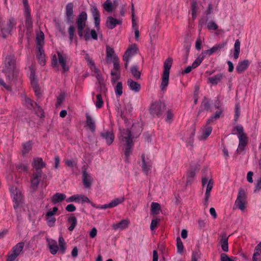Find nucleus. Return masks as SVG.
Instances as JSON below:
<instances>
[{
  "mask_svg": "<svg viewBox=\"0 0 261 261\" xmlns=\"http://www.w3.org/2000/svg\"><path fill=\"white\" fill-rule=\"evenodd\" d=\"M32 166V174L31 178V187L32 189L36 191L41 179L42 170L45 167L46 164L41 158L36 157L33 159Z\"/></svg>",
  "mask_w": 261,
  "mask_h": 261,
  "instance_id": "f257e3e1",
  "label": "nucleus"
},
{
  "mask_svg": "<svg viewBox=\"0 0 261 261\" xmlns=\"http://www.w3.org/2000/svg\"><path fill=\"white\" fill-rule=\"evenodd\" d=\"M232 134H238L239 143L236 152L241 154L244 151L245 147L248 143V137L244 132V128L241 125L234 126L232 130Z\"/></svg>",
  "mask_w": 261,
  "mask_h": 261,
  "instance_id": "f03ea898",
  "label": "nucleus"
},
{
  "mask_svg": "<svg viewBox=\"0 0 261 261\" xmlns=\"http://www.w3.org/2000/svg\"><path fill=\"white\" fill-rule=\"evenodd\" d=\"M4 71L7 77H13L17 71L16 70V58L14 55L7 56L5 60Z\"/></svg>",
  "mask_w": 261,
  "mask_h": 261,
  "instance_id": "7ed1b4c3",
  "label": "nucleus"
},
{
  "mask_svg": "<svg viewBox=\"0 0 261 261\" xmlns=\"http://www.w3.org/2000/svg\"><path fill=\"white\" fill-rule=\"evenodd\" d=\"M173 60L171 58H168L164 63V71L162 75V82L160 85L161 89L164 91L169 84L170 70L172 65Z\"/></svg>",
  "mask_w": 261,
  "mask_h": 261,
  "instance_id": "20e7f679",
  "label": "nucleus"
},
{
  "mask_svg": "<svg viewBox=\"0 0 261 261\" xmlns=\"http://www.w3.org/2000/svg\"><path fill=\"white\" fill-rule=\"evenodd\" d=\"M17 24L16 20L12 17L8 21H0V32L3 38H6L11 34V32Z\"/></svg>",
  "mask_w": 261,
  "mask_h": 261,
  "instance_id": "39448f33",
  "label": "nucleus"
},
{
  "mask_svg": "<svg viewBox=\"0 0 261 261\" xmlns=\"http://www.w3.org/2000/svg\"><path fill=\"white\" fill-rule=\"evenodd\" d=\"M166 109L164 102L159 100L152 102L149 108V112L153 117H159L162 114Z\"/></svg>",
  "mask_w": 261,
  "mask_h": 261,
  "instance_id": "423d86ee",
  "label": "nucleus"
},
{
  "mask_svg": "<svg viewBox=\"0 0 261 261\" xmlns=\"http://www.w3.org/2000/svg\"><path fill=\"white\" fill-rule=\"evenodd\" d=\"M87 19V14L85 11L81 12L77 18V33L80 38H82L84 36V30L86 27Z\"/></svg>",
  "mask_w": 261,
  "mask_h": 261,
  "instance_id": "0eeeda50",
  "label": "nucleus"
},
{
  "mask_svg": "<svg viewBox=\"0 0 261 261\" xmlns=\"http://www.w3.org/2000/svg\"><path fill=\"white\" fill-rule=\"evenodd\" d=\"M10 191L11 198L14 202L13 207L16 210L22 203L23 197L20 191L14 186L11 187Z\"/></svg>",
  "mask_w": 261,
  "mask_h": 261,
  "instance_id": "6e6552de",
  "label": "nucleus"
},
{
  "mask_svg": "<svg viewBox=\"0 0 261 261\" xmlns=\"http://www.w3.org/2000/svg\"><path fill=\"white\" fill-rule=\"evenodd\" d=\"M246 198L247 196L245 190L242 188H240L235 201V205L238 208L242 211H244L245 208Z\"/></svg>",
  "mask_w": 261,
  "mask_h": 261,
  "instance_id": "1a4fd4ad",
  "label": "nucleus"
},
{
  "mask_svg": "<svg viewBox=\"0 0 261 261\" xmlns=\"http://www.w3.org/2000/svg\"><path fill=\"white\" fill-rule=\"evenodd\" d=\"M100 137L102 140L105 141L108 146L113 143L115 139L113 130H105L100 133Z\"/></svg>",
  "mask_w": 261,
  "mask_h": 261,
  "instance_id": "9d476101",
  "label": "nucleus"
},
{
  "mask_svg": "<svg viewBox=\"0 0 261 261\" xmlns=\"http://www.w3.org/2000/svg\"><path fill=\"white\" fill-rule=\"evenodd\" d=\"M141 158L142 161V171L146 174H147L148 171L151 169V168L152 167V161L149 158H146L144 154H142Z\"/></svg>",
  "mask_w": 261,
  "mask_h": 261,
  "instance_id": "9b49d317",
  "label": "nucleus"
},
{
  "mask_svg": "<svg viewBox=\"0 0 261 261\" xmlns=\"http://www.w3.org/2000/svg\"><path fill=\"white\" fill-rule=\"evenodd\" d=\"M226 44V42H223L221 43L217 44L213 47H212L211 49L205 50H202L203 53L205 55H207L208 56H210L212 55H213L214 53L218 52V51L220 50L221 49L223 48L225 46Z\"/></svg>",
  "mask_w": 261,
  "mask_h": 261,
  "instance_id": "f8f14e48",
  "label": "nucleus"
},
{
  "mask_svg": "<svg viewBox=\"0 0 261 261\" xmlns=\"http://www.w3.org/2000/svg\"><path fill=\"white\" fill-rule=\"evenodd\" d=\"M73 5L72 3H69L66 6V16L68 23H73Z\"/></svg>",
  "mask_w": 261,
  "mask_h": 261,
  "instance_id": "ddd939ff",
  "label": "nucleus"
},
{
  "mask_svg": "<svg viewBox=\"0 0 261 261\" xmlns=\"http://www.w3.org/2000/svg\"><path fill=\"white\" fill-rule=\"evenodd\" d=\"M37 52H36V56L38 59V61L39 64L44 66L45 65L46 60H45V55L44 54V49L42 46H38L36 47Z\"/></svg>",
  "mask_w": 261,
  "mask_h": 261,
  "instance_id": "4468645a",
  "label": "nucleus"
},
{
  "mask_svg": "<svg viewBox=\"0 0 261 261\" xmlns=\"http://www.w3.org/2000/svg\"><path fill=\"white\" fill-rule=\"evenodd\" d=\"M124 201V198L123 197H122L121 198H115L109 203L100 206H99V208L102 209H106L107 208H113L116 206L120 203H122Z\"/></svg>",
  "mask_w": 261,
  "mask_h": 261,
  "instance_id": "2eb2a0df",
  "label": "nucleus"
},
{
  "mask_svg": "<svg viewBox=\"0 0 261 261\" xmlns=\"http://www.w3.org/2000/svg\"><path fill=\"white\" fill-rule=\"evenodd\" d=\"M250 62L248 60H244L239 62L236 67V71L238 74L243 73L249 67Z\"/></svg>",
  "mask_w": 261,
  "mask_h": 261,
  "instance_id": "dca6fc26",
  "label": "nucleus"
},
{
  "mask_svg": "<svg viewBox=\"0 0 261 261\" xmlns=\"http://www.w3.org/2000/svg\"><path fill=\"white\" fill-rule=\"evenodd\" d=\"M138 51V48L137 47V45L136 44H133L129 46L128 48L125 51L123 57H124L125 58H128L130 59L132 57L134 56Z\"/></svg>",
  "mask_w": 261,
  "mask_h": 261,
  "instance_id": "f3484780",
  "label": "nucleus"
},
{
  "mask_svg": "<svg viewBox=\"0 0 261 261\" xmlns=\"http://www.w3.org/2000/svg\"><path fill=\"white\" fill-rule=\"evenodd\" d=\"M220 237L221 239L219 243L221 245L222 250L224 252H228L229 250L228 243V237L225 232L221 233Z\"/></svg>",
  "mask_w": 261,
  "mask_h": 261,
  "instance_id": "a211bd4d",
  "label": "nucleus"
},
{
  "mask_svg": "<svg viewBox=\"0 0 261 261\" xmlns=\"http://www.w3.org/2000/svg\"><path fill=\"white\" fill-rule=\"evenodd\" d=\"M122 21L120 19H117L112 16L107 18L106 21L107 27L110 29H113L117 24H121Z\"/></svg>",
  "mask_w": 261,
  "mask_h": 261,
  "instance_id": "6ab92c4d",
  "label": "nucleus"
},
{
  "mask_svg": "<svg viewBox=\"0 0 261 261\" xmlns=\"http://www.w3.org/2000/svg\"><path fill=\"white\" fill-rule=\"evenodd\" d=\"M58 55V62L61 65L64 72H66L69 70V66L66 65L65 58L64 55L60 51L57 52Z\"/></svg>",
  "mask_w": 261,
  "mask_h": 261,
  "instance_id": "aec40b11",
  "label": "nucleus"
},
{
  "mask_svg": "<svg viewBox=\"0 0 261 261\" xmlns=\"http://www.w3.org/2000/svg\"><path fill=\"white\" fill-rule=\"evenodd\" d=\"M92 180V178L91 176L85 170H83L82 172V181L85 187L86 188L90 187Z\"/></svg>",
  "mask_w": 261,
  "mask_h": 261,
  "instance_id": "412c9836",
  "label": "nucleus"
},
{
  "mask_svg": "<svg viewBox=\"0 0 261 261\" xmlns=\"http://www.w3.org/2000/svg\"><path fill=\"white\" fill-rule=\"evenodd\" d=\"M129 223V221L128 219H123L118 223L113 224L112 227L114 230L124 229L128 227Z\"/></svg>",
  "mask_w": 261,
  "mask_h": 261,
  "instance_id": "4be33fe9",
  "label": "nucleus"
},
{
  "mask_svg": "<svg viewBox=\"0 0 261 261\" xmlns=\"http://www.w3.org/2000/svg\"><path fill=\"white\" fill-rule=\"evenodd\" d=\"M85 40L87 41L91 38L94 40L97 39V34L94 30H92L90 33V30L89 28H86L85 32H84V36H83Z\"/></svg>",
  "mask_w": 261,
  "mask_h": 261,
  "instance_id": "5701e85b",
  "label": "nucleus"
},
{
  "mask_svg": "<svg viewBox=\"0 0 261 261\" xmlns=\"http://www.w3.org/2000/svg\"><path fill=\"white\" fill-rule=\"evenodd\" d=\"M224 76H225L223 73H219L213 76L208 77V82L212 85H217L219 83L222 82V80Z\"/></svg>",
  "mask_w": 261,
  "mask_h": 261,
  "instance_id": "b1692460",
  "label": "nucleus"
},
{
  "mask_svg": "<svg viewBox=\"0 0 261 261\" xmlns=\"http://www.w3.org/2000/svg\"><path fill=\"white\" fill-rule=\"evenodd\" d=\"M127 84L131 90L135 92H139L140 91L141 89V85L138 83L134 81L131 79H129L127 80Z\"/></svg>",
  "mask_w": 261,
  "mask_h": 261,
  "instance_id": "393cba45",
  "label": "nucleus"
},
{
  "mask_svg": "<svg viewBox=\"0 0 261 261\" xmlns=\"http://www.w3.org/2000/svg\"><path fill=\"white\" fill-rule=\"evenodd\" d=\"M24 15L25 16V24L27 28V31H29L33 27L32 18L31 16L30 11H24Z\"/></svg>",
  "mask_w": 261,
  "mask_h": 261,
  "instance_id": "a878e982",
  "label": "nucleus"
},
{
  "mask_svg": "<svg viewBox=\"0 0 261 261\" xmlns=\"http://www.w3.org/2000/svg\"><path fill=\"white\" fill-rule=\"evenodd\" d=\"M86 60L88 62V66H89L92 72H94L93 75L96 77L98 81V72L97 68L95 65L94 62L89 57L87 56Z\"/></svg>",
  "mask_w": 261,
  "mask_h": 261,
  "instance_id": "bb28decb",
  "label": "nucleus"
},
{
  "mask_svg": "<svg viewBox=\"0 0 261 261\" xmlns=\"http://www.w3.org/2000/svg\"><path fill=\"white\" fill-rule=\"evenodd\" d=\"M213 185H214L213 180L212 179H210L208 180V183L207 184L206 192H205V194L204 200H205V203H207V202L208 200V199L210 196L211 191L213 187ZM204 204H206V203H204Z\"/></svg>",
  "mask_w": 261,
  "mask_h": 261,
  "instance_id": "cd10ccee",
  "label": "nucleus"
},
{
  "mask_svg": "<svg viewBox=\"0 0 261 261\" xmlns=\"http://www.w3.org/2000/svg\"><path fill=\"white\" fill-rule=\"evenodd\" d=\"M24 105L29 109L34 108V105L37 107L38 110L42 112V109L37 105L36 102H34L30 98L25 97L23 101Z\"/></svg>",
  "mask_w": 261,
  "mask_h": 261,
  "instance_id": "c85d7f7f",
  "label": "nucleus"
},
{
  "mask_svg": "<svg viewBox=\"0 0 261 261\" xmlns=\"http://www.w3.org/2000/svg\"><path fill=\"white\" fill-rule=\"evenodd\" d=\"M67 222L70 224L68 229L71 232L77 225V219L72 214L67 219Z\"/></svg>",
  "mask_w": 261,
  "mask_h": 261,
  "instance_id": "c756f323",
  "label": "nucleus"
},
{
  "mask_svg": "<svg viewBox=\"0 0 261 261\" xmlns=\"http://www.w3.org/2000/svg\"><path fill=\"white\" fill-rule=\"evenodd\" d=\"M48 245L51 254H56L59 250L57 242L54 240L48 241Z\"/></svg>",
  "mask_w": 261,
  "mask_h": 261,
  "instance_id": "7c9ffc66",
  "label": "nucleus"
},
{
  "mask_svg": "<svg viewBox=\"0 0 261 261\" xmlns=\"http://www.w3.org/2000/svg\"><path fill=\"white\" fill-rule=\"evenodd\" d=\"M91 12L94 19L96 28H98V9L96 5H91Z\"/></svg>",
  "mask_w": 261,
  "mask_h": 261,
  "instance_id": "2f4dec72",
  "label": "nucleus"
},
{
  "mask_svg": "<svg viewBox=\"0 0 261 261\" xmlns=\"http://www.w3.org/2000/svg\"><path fill=\"white\" fill-rule=\"evenodd\" d=\"M66 198V195L62 193H56L51 198V201L53 203H56L64 200Z\"/></svg>",
  "mask_w": 261,
  "mask_h": 261,
  "instance_id": "473e14b6",
  "label": "nucleus"
},
{
  "mask_svg": "<svg viewBox=\"0 0 261 261\" xmlns=\"http://www.w3.org/2000/svg\"><path fill=\"white\" fill-rule=\"evenodd\" d=\"M138 68L137 65H134L130 69L132 75L136 80H139L141 77V72L138 70Z\"/></svg>",
  "mask_w": 261,
  "mask_h": 261,
  "instance_id": "72a5a7b5",
  "label": "nucleus"
},
{
  "mask_svg": "<svg viewBox=\"0 0 261 261\" xmlns=\"http://www.w3.org/2000/svg\"><path fill=\"white\" fill-rule=\"evenodd\" d=\"M33 143L32 141H29L22 144V153L25 155L28 153L32 148Z\"/></svg>",
  "mask_w": 261,
  "mask_h": 261,
  "instance_id": "f704fd0d",
  "label": "nucleus"
},
{
  "mask_svg": "<svg viewBox=\"0 0 261 261\" xmlns=\"http://www.w3.org/2000/svg\"><path fill=\"white\" fill-rule=\"evenodd\" d=\"M212 131V127L211 126H206L202 129V135L200 137V139H206L210 135Z\"/></svg>",
  "mask_w": 261,
  "mask_h": 261,
  "instance_id": "c9c22d12",
  "label": "nucleus"
},
{
  "mask_svg": "<svg viewBox=\"0 0 261 261\" xmlns=\"http://www.w3.org/2000/svg\"><path fill=\"white\" fill-rule=\"evenodd\" d=\"M134 145L125 144V147L124 150L125 161L127 163L129 162V156L132 153V148Z\"/></svg>",
  "mask_w": 261,
  "mask_h": 261,
  "instance_id": "e433bc0d",
  "label": "nucleus"
},
{
  "mask_svg": "<svg viewBox=\"0 0 261 261\" xmlns=\"http://www.w3.org/2000/svg\"><path fill=\"white\" fill-rule=\"evenodd\" d=\"M116 55L115 54L114 50L113 48L107 45L106 47V61L107 63H110L109 59L110 58L113 59V56Z\"/></svg>",
  "mask_w": 261,
  "mask_h": 261,
  "instance_id": "4c0bfd02",
  "label": "nucleus"
},
{
  "mask_svg": "<svg viewBox=\"0 0 261 261\" xmlns=\"http://www.w3.org/2000/svg\"><path fill=\"white\" fill-rule=\"evenodd\" d=\"M161 211L160 204L156 202H152L151 204V213L152 215H158Z\"/></svg>",
  "mask_w": 261,
  "mask_h": 261,
  "instance_id": "58836bf2",
  "label": "nucleus"
},
{
  "mask_svg": "<svg viewBox=\"0 0 261 261\" xmlns=\"http://www.w3.org/2000/svg\"><path fill=\"white\" fill-rule=\"evenodd\" d=\"M23 247V243H18L12 248V252L18 256L20 252L22 251Z\"/></svg>",
  "mask_w": 261,
  "mask_h": 261,
  "instance_id": "ea45409f",
  "label": "nucleus"
},
{
  "mask_svg": "<svg viewBox=\"0 0 261 261\" xmlns=\"http://www.w3.org/2000/svg\"><path fill=\"white\" fill-rule=\"evenodd\" d=\"M192 16L193 19L197 17V11L198 10L197 3L196 0H192L191 1Z\"/></svg>",
  "mask_w": 261,
  "mask_h": 261,
  "instance_id": "a19ab883",
  "label": "nucleus"
},
{
  "mask_svg": "<svg viewBox=\"0 0 261 261\" xmlns=\"http://www.w3.org/2000/svg\"><path fill=\"white\" fill-rule=\"evenodd\" d=\"M205 57V55L203 53V51L201 52V54L196 58L195 61L193 63V69L197 67L202 62L203 60Z\"/></svg>",
  "mask_w": 261,
  "mask_h": 261,
  "instance_id": "79ce46f5",
  "label": "nucleus"
},
{
  "mask_svg": "<svg viewBox=\"0 0 261 261\" xmlns=\"http://www.w3.org/2000/svg\"><path fill=\"white\" fill-rule=\"evenodd\" d=\"M240 42L239 39H237L234 43V50L233 53V57L235 59L239 58V55L240 51Z\"/></svg>",
  "mask_w": 261,
  "mask_h": 261,
  "instance_id": "37998d69",
  "label": "nucleus"
},
{
  "mask_svg": "<svg viewBox=\"0 0 261 261\" xmlns=\"http://www.w3.org/2000/svg\"><path fill=\"white\" fill-rule=\"evenodd\" d=\"M122 83L121 82H117L115 87V92L117 96H121L123 93Z\"/></svg>",
  "mask_w": 261,
  "mask_h": 261,
  "instance_id": "c03bdc74",
  "label": "nucleus"
},
{
  "mask_svg": "<svg viewBox=\"0 0 261 261\" xmlns=\"http://www.w3.org/2000/svg\"><path fill=\"white\" fill-rule=\"evenodd\" d=\"M104 9L108 12H111L113 10V6L111 0H107L103 5Z\"/></svg>",
  "mask_w": 261,
  "mask_h": 261,
  "instance_id": "a18cd8bd",
  "label": "nucleus"
},
{
  "mask_svg": "<svg viewBox=\"0 0 261 261\" xmlns=\"http://www.w3.org/2000/svg\"><path fill=\"white\" fill-rule=\"evenodd\" d=\"M86 118V122L88 126L91 131H94L95 129V125L94 122L93 121V120L92 119L90 116L87 115Z\"/></svg>",
  "mask_w": 261,
  "mask_h": 261,
  "instance_id": "49530a36",
  "label": "nucleus"
},
{
  "mask_svg": "<svg viewBox=\"0 0 261 261\" xmlns=\"http://www.w3.org/2000/svg\"><path fill=\"white\" fill-rule=\"evenodd\" d=\"M113 69L115 70H120V61L119 58L116 55L113 57Z\"/></svg>",
  "mask_w": 261,
  "mask_h": 261,
  "instance_id": "de8ad7c7",
  "label": "nucleus"
},
{
  "mask_svg": "<svg viewBox=\"0 0 261 261\" xmlns=\"http://www.w3.org/2000/svg\"><path fill=\"white\" fill-rule=\"evenodd\" d=\"M176 246L177 249V252L179 253H182L184 251V245L182 241L179 237L176 238Z\"/></svg>",
  "mask_w": 261,
  "mask_h": 261,
  "instance_id": "09e8293b",
  "label": "nucleus"
},
{
  "mask_svg": "<svg viewBox=\"0 0 261 261\" xmlns=\"http://www.w3.org/2000/svg\"><path fill=\"white\" fill-rule=\"evenodd\" d=\"M59 244L61 252H62V254H64L65 252L66 249V243L65 242L64 238L62 236L60 237L59 239Z\"/></svg>",
  "mask_w": 261,
  "mask_h": 261,
  "instance_id": "8fccbe9b",
  "label": "nucleus"
},
{
  "mask_svg": "<svg viewBox=\"0 0 261 261\" xmlns=\"http://www.w3.org/2000/svg\"><path fill=\"white\" fill-rule=\"evenodd\" d=\"M17 170L20 172H27L28 170V166L27 164L18 163L16 166Z\"/></svg>",
  "mask_w": 261,
  "mask_h": 261,
  "instance_id": "3c124183",
  "label": "nucleus"
},
{
  "mask_svg": "<svg viewBox=\"0 0 261 261\" xmlns=\"http://www.w3.org/2000/svg\"><path fill=\"white\" fill-rule=\"evenodd\" d=\"M44 39V35L43 32H41L40 34L37 36V46H42V44L43 43V41Z\"/></svg>",
  "mask_w": 261,
  "mask_h": 261,
  "instance_id": "603ef678",
  "label": "nucleus"
},
{
  "mask_svg": "<svg viewBox=\"0 0 261 261\" xmlns=\"http://www.w3.org/2000/svg\"><path fill=\"white\" fill-rule=\"evenodd\" d=\"M201 107L203 110L208 111L210 110L211 106L208 100L205 97L201 103Z\"/></svg>",
  "mask_w": 261,
  "mask_h": 261,
  "instance_id": "864d4df0",
  "label": "nucleus"
},
{
  "mask_svg": "<svg viewBox=\"0 0 261 261\" xmlns=\"http://www.w3.org/2000/svg\"><path fill=\"white\" fill-rule=\"evenodd\" d=\"M47 224L49 227H53L55 225L56 219L54 217L45 216Z\"/></svg>",
  "mask_w": 261,
  "mask_h": 261,
  "instance_id": "5fc2aeb1",
  "label": "nucleus"
},
{
  "mask_svg": "<svg viewBox=\"0 0 261 261\" xmlns=\"http://www.w3.org/2000/svg\"><path fill=\"white\" fill-rule=\"evenodd\" d=\"M111 82H112V85H114L116 83L117 81L118 80H119L120 79V73H111Z\"/></svg>",
  "mask_w": 261,
  "mask_h": 261,
  "instance_id": "6e6d98bb",
  "label": "nucleus"
},
{
  "mask_svg": "<svg viewBox=\"0 0 261 261\" xmlns=\"http://www.w3.org/2000/svg\"><path fill=\"white\" fill-rule=\"evenodd\" d=\"M195 176V172L193 170H190L187 173V183L188 184L189 182H192L193 179Z\"/></svg>",
  "mask_w": 261,
  "mask_h": 261,
  "instance_id": "4d7b16f0",
  "label": "nucleus"
},
{
  "mask_svg": "<svg viewBox=\"0 0 261 261\" xmlns=\"http://www.w3.org/2000/svg\"><path fill=\"white\" fill-rule=\"evenodd\" d=\"M79 194L73 195L66 199L67 202H75L79 203Z\"/></svg>",
  "mask_w": 261,
  "mask_h": 261,
  "instance_id": "13d9d810",
  "label": "nucleus"
},
{
  "mask_svg": "<svg viewBox=\"0 0 261 261\" xmlns=\"http://www.w3.org/2000/svg\"><path fill=\"white\" fill-rule=\"evenodd\" d=\"M195 130L193 129L192 132H191V134L190 136V137L188 138V140L187 141V143L188 145H190L192 148L193 147V143H194V136L195 135Z\"/></svg>",
  "mask_w": 261,
  "mask_h": 261,
  "instance_id": "bf43d9fd",
  "label": "nucleus"
},
{
  "mask_svg": "<svg viewBox=\"0 0 261 261\" xmlns=\"http://www.w3.org/2000/svg\"><path fill=\"white\" fill-rule=\"evenodd\" d=\"M30 70L31 72L30 74V80L31 81V85H33L34 82L36 84H38L37 80L35 76V71L33 70L32 68H30Z\"/></svg>",
  "mask_w": 261,
  "mask_h": 261,
  "instance_id": "052dcab7",
  "label": "nucleus"
},
{
  "mask_svg": "<svg viewBox=\"0 0 261 261\" xmlns=\"http://www.w3.org/2000/svg\"><path fill=\"white\" fill-rule=\"evenodd\" d=\"M75 32V28L73 25H70L68 28L69 38L70 42H72L73 39V36Z\"/></svg>",
  "mask_w": 261,
  "mask_h": 261,
  "instance_id": "680f3d73",
  "label": "nucleus"
},
{
  "mask_svg": "<svg viewBox=\"0 0 261 261\" xmlns=\"http://www.w3.org/2000/svg\"><path fill=\"white\" fill-rule=\"evenodd\" d=\"M217 24L213 21H210L208 22L207 25V28L208 30H216L218 29Z\"/></svg>",
  "mask_w": 261,
  "mask_h": 261,
  "instance_id": "e2e57ef3",
  "label": "nucleus"
},
{
  "mask_svg": "<svg viewBox=\"0 0 261 261\" xmlns=\"http://www.w3.org/2000/svg\"><path fill=\"white\" fill-rule=\"evenodd\" d=\"M65 97L64 94H60L57 97V102L56 104V107H58L60 106L61 103L63 102V101L64 100Z\"/></svg>",
  "mask_w": 261,
  "mask_h": 261,
  "instance_id": "0e129e2a",
  "label": "nucleus"
},
{
  "mask_svg": "<svg viewBox=\"0 0 261 261\" xmlns=\"http://www.w3.org/2000/svg\"><path fill=\"white\" fill-rule=\"evenodd\" d=\"M123 140L126 142V144L134 145L132 139V134L129 136H123Z\"/></svg>",
  "mask_w": 261,
  "mask_h": 261,
  "instance_id": "69168bd1",
  "label": "nucleus"
},
{
  "mask_svg": "<svg viewBox=\"0 0 261 261\" xmlns=\"http://www.w3.org/2000/svg\"><path fill=\"white\" fill-rule=\"evenodd\" d=\"M261 190V177L256 181V182L255 185V188L254 190V192L256 193L257 192L260 191Z\"/></svg>",
  "mask_w": 261,
  "mask_h": 261,
  "instance_id": "338daca9",
  "label": "nucleus"
},
{
  "mask_svg": "<svg viewBox=\"0 0 261 261\" xmlns=\"http://www.w3.org/2000/svg\"><path fill=\"white\" fill-rule=\"evenodd\" d=\"M260 260L261 254L258 253V252L254 251L252 256V261H260Z\"/></svg>",
  "mask_w": 261,
  "mask_h": 261,
  "instance_id": "774afa93",
  "label": "nucleus"
}]
</instances>
